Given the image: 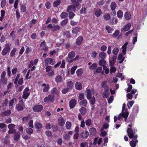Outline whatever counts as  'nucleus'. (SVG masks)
<instances>
[{
	"mask_svg": "<svg viewBox=\"0 0 147 147\" xmlns=\"http://www.w3.org/2000/svg\"><path fill=\"white\" fill-rule=\"evenodd\" d=\"M42 86L44 87L43 89V92H46L48 91L50 88L48 84L46 85L45 84H42Z\"/></svg>",
	"mask_w": 147,
	"mask_h": 147,
	"instance_id": "nucleus-29",
	"label": "nucleus"
},
{
	"mask_svg": "<svg viewBox=\"0 0 147 147\" xmlns=\"http://www.w3.org/2000/svg\"><path fill=\"white\" fill-rule=\"evenodd\" d=\"M98 66V64L96 63H93L92 65L89 67L90 70H94Z\"/></svg>",
	"mask_w": 147,
	"mask_h": 147,
	"instance_id": "nucleus-47",
	"label": "nucleus"
},
{
	"mask_svg": "<svg viewBox=\"0 0 147 147\" xmlns=\"http://www.w3.org/2000/svg\"><path fill=\"white\" fill-rule=\"evenodd\" d=\"M26 131L27 133L29 135L32 134L33 132V129L30 128H28Z\"/></svg>",
	"mask_w": 147,
	"mask_h": 147,
	"instance_id": "nucleus-58",
	"label": "nucleus"
},
{
	"mask_svg": "<svg viewBox=\"0 0 147 147\" xmlns=\"http://www.w3.org/2000/svg\"><path fill=\"white\" fill-rule=\"evenodd\" d=\"M11 50V47L9 44L7 43L5 45V47L3 49L1 52V55L5 56L7 55L8 53Z\"/></svg>",
	"mask_w": 147,
	"mask_h": 147,
	"instance_id": "nucleus-5",
	"label": "nucleus"
},
{
	"mask_svg": "<svg viewBox=\"0 0 147 147\" xmlns=\"http://www.w3.org/2000/svg\"><path fill=\"white\" fill-rule=\"evenodd\" d=\"M102 13V11L100 9H98L94 12V14L97 18H99Z\"/></svg>",
	"mask_w": 147,
	"mask_h": 147,
	"instance_id": "nucleus-19",
	"label": "nucleus"
},
{
	"mask_svg": "<svg viewBox=\"0 0 147 147\" xmlns=\"http://www.w3.org/2000/svg\"><path fill=\"white\" fill-rule=\"evenodd\" d=\"M63 78L61 76L58 75L55 78V81L57 83H60L62 81Z\"/></svg>",
	"mask_w": 147,
	"mask_h": 147,
	"instance_id": "nucleus-25",
	"label": "nucleus"
},
{
	"mask_svg": "<svg viewBox=\"0 0 147 147\" xmlns=\"http://www.w3.org/2000/svg\"><path fill=\"white\" fill-rule=\"evenodd\" d=\"M73 134V132L71 131H68L67 133L64 134L63 135V139L66 140H69L71 136Z\"/></svg>",
	"mask_w": 147,
	"mask_h": 147,
	"instance_id": "nucleus-11",
	"label": "nucleus"
},
{
	"mask_svg": "<svg viewBox=\"0 0 147 147\" xmlns=\"http://www.w3.org/2000/svg\"><path fill=\"white\" fill-rule=\"evenodd\" d=\"M71 1L73 5L76 7H79L80 5V3H81L82 0H71Z\"/></svg>",
	"mask_w": 147,
	"mask_h": 147,
	"instance_id": "nucleus-15",
	"label": "nucleus"
},
{
	"mask_svg": "<svg viewBox=\"0 0 147 147\" xmlns=\"http://www.w3.org/2000/svg\"><path fill=\"white\" fill-rule=\"evenodd\" d=\"M105 29L107 30L108 32L109 33H111L114 30L113 28L108 25L105 27Z\"/></svg>",
	"mask_w": 147,
	"mask_h": 147,
	"instance_id": "nucleus-38",
	"label": "nucleus"
},
{
	"mask_svg": "<svg viewBox=\"0 0 147 147\" xmlns=\"http://www.w3.org/2000/svg\"><path fill=\"white\" fill-rule=\"evenodd\" d=\"M86 98L88 100L90 99L92 97V93L90 90L88 89L86 91Z\"/></svg>",
	"mask_w": 147,
	"mask_h": 147,
	"instance_id": "nucleus-21",
	"label": "nucleus"
},
{
	"mask_svg": "<svg viewBox=\"0 0 147 147\" xmlns=\"http://www.w3.org/2000/svg\"><path fill=\"white\" fill-rule=\"evenodd\" d=\"M83 40V38L82 36L79 37L76 40V43L78 45H80Z\"/></svg>",
	"mask_w": 147,
	"mask_h": 147,
	"instance_id": "nucleus-24",
	"label": "nucleus"
},
{
	"mask_svg": "<svg viewBox=\"0 0 147 147\" xmlns=\"http://www.w3.org/2000/svg\"><path fill=\"white\" fill-rule=\"evenodd\" d=\"M117 15L118 18H121L123 16V13L122 11L120 10H118L117 13Z\"/></svg>",
	"mask_w": 147,
	"mask_h": 147,
	"instance_id": "nucleus-35",
	"label": "nucleus"
},
{
	"mask_svg": "<svg viewBox=\"0 0 147 147\" xmlns=\"http://www.w3.org/2000/svg\"><path fill=\"white\" fill-rule=\"evenodd\" d=\"M11 113V111L9 110H8L4 111V115L5 116H8L10 115Z\"/></svg>",
	"mask_w": 147,
	"mask_h": 147,
	"instance_id": "nucleus-63",
	"label": "nucleus"
},
{
	"mask_svg": "<svg viewBox=\"0 0 147 147\" xmlns=\"http://www.w3.org/2000/svg\"><path fill=\"white\" fill-rule=\"evenodd\" d=\"M6 1L5 0H2L1 1V6L2 8H3L6 5Z\"/></svg>",
	"mask_w": 147,
	"mask_h": 147,
	"instance_id": "nucleus-61",
	"label": "nucleus"
},
{
	"mask_svg": "<svg viewBox=\"0 0 147 147\" xmlns=\"http://www.w3.org/2000/svg\"><path fill=\"white\" fill-rule=\"evenodd\" d=\"M25 51V49L24 46H22L20 51L18 57V58L20 57L21 55H22Z\"/></svg>",
	"mask_w": 147,
	"mask_h": 147,
	"instance_id": "nucleus-49",
	"label": "nucleus"
},
{
	"mask_svg": "<svg viewBox=\"0 0 147 147\" xmlns=\"http://www.w3.org/2000/svg\"><path fill=\"white\" fill-rule=\"evenodd\" d=\"M75 14L71 11H70L69 13V18L70 19H72L75 16Z\"/></svg>",
	"mask_w": 147,
	"mask_h": 147,
	"instance_id": "nucleus-62",
	"label": "nucleus"
},
{
	"mask_svg": "<svg viewBox=\"0 0 147 147\" xmlns=\"http://www.w3.org/2000/svg\"><path fill=\"white\" fill-rule=\"evenodd\" d=\"M42 126V125L40 123H37L35 124V127L38 129H40Z\"/></svg>",
	"mask_w": 147,
	"mask_h": 147,
	"instance_id": "nucleus-59",
	"label": "nucleus"
},
{
	"mask_svg": "<svg viewBox=\"0 0 147 147\" xmlns=\"http://www.w3.org/2000/svg\"><path fill=\"white\" fill-rule=\"evenodd\" d=\"M40 46L42 50H45L47 49L46 44L44 40L41 43Z\"/></svg>",
	"mask_w": 147,
	"mask_h": 147,
	"instance_id": "nucleus-30",
	"label": "nucleus"
},
{
	"mask_svg": "<svg viewBox=\"0 0 147 147\" xmlns=\"http://www.w3.org/2000/svg\"><path fill=\"white\" fill-rule=\"evenodd\" d=\"M128 44V42H126L122 47V52L124 55L126 54V52L127 49V46Z\"/></svg>",
	"mask_w": 147,
	"mask_h": 147,
	"instance_id": "nucleus-27",
	"label": "nucleus"
},
{
	"mask_svg": "<svg viewBox=\"0 0 147 147\" xmlns=\"http://www.w3.org/2000/svg\"><path fill=\"white\" fill-rule=\"evenodd\" d=\"M76 73L78 77H80L83 73L82 69V68L78 69L76 71Z\"/></svg>",
	"mask_w": 147,
	"mask_h": 147,
	"instance_id": "nucleus-43",
	"label": "nucleus"
},
{
	"mask_svg": "<svg viewBox=\"0 0 147 147\" xmlns=\"http://www.w3.org/2000/svg\"><path fill=\"white\" fill-rule=\"evenodd\" d=\"M46 67L45 69L47 72H48L47 75L49 77H51L54 74V71L52 69V66L50 65H47L45 66Z\"/></svg>",
	"mask_w": 147,
	"mask_h": 147,
	"instance_id": "nucleus-3",
	"label": "nucleus"
},
{
	"mask_svg": "<svg viewBox=\"0 0 147 147\" xmlns=\"http://www.w3.org/2000/svg\"><path fill=\"white\" fill-rule=\"evenodd\" d=\"M123 55H124L123 53H121L118 56L117 60H119L121 59V61H119V63L121 64L122 63L125 59L124 57H123Z\"/></svg>",
	"mask_w": 147,
	"mask_h": 147,
	"instance_id": "nucleus-20",
	"label": "nucleus"
},
{
	"mask_svg": "<svg viewBox=\"0 0 147 147\" xmlns=\"http://www.w3.org/2000/svg\"><path fill=\"white\" fill-rule=\"evenodd\" d=\"M24 104L23 99H21L19 100V103L16 105V109L18 111H22L24 109L23 106L24 105Z\"/></svg>",
	"mask_w": 147,
	"mask_h": 147,
	"instance_id": "nucleus-9",
	"label": "nucleus"
},
{
	"mask_svg": "<svg viewBox=\"0 0 147 147\" xmlns=\"http://www.w3.org/2000/svg\"><path fill=\"white\" fill-rule=\"evenodd\" d=\"M119 51V49L118 48L115 47L112 50V53L114 55H117Z\"/></svg>",
	"mask_w": 147,
	"mask_h": 147,
	"instance_id": "nucleus-46",
	"label": "nucleus"
},
{
	"mask_svg": "<svg viewBox=\"0 0 147 147\" xmlns=\"http://www.w3.org/2000/svg\"><path fill=\"white\" fill-rule=\"evenodd\" d=\"M76 68V66H74L72 67L70 71V73L71 75H73L74 73Z\"/></svg>",
	"mask_w": 147,
	"mask_h": 147,
	"instance_id": "nucleus-60",
	"label": "nucleus"
},
{
	"mask_svg": "<svg viewBox=\"0 0 147 147\" xmlns=\"http://www.w3.org/2000/svg\"><path fill=\"white\" fill-rule=\"evenodd\" d=\"M76 101L74 99H71L69 101V106L70 109L74 108L76 105Z\"/></svg>",
	"mask_w": 147,
	"mask_h": 147,
	"instance_id": "nucleus-13",
	"label": "nucleus"
},
{
	"mask_svg": "<svg viewBox=\"0 0 147 147\" xmlns=\"http://www.w3.org/2000/svg\"><path fill=\"white\" fill-rule=\"evenodd\" d=\"M89 135V133L88 131H82L80 134V136L83 138H87Z\"/></svg>",
	"mask_w": 147,
	"mask_h": 147,
	"instance_id": "nucleus-22",
	"label": "nucleus"
},
{
	"mask_svg": "<svg viewBox=\"0 0 147 147\" xmlns=\"http://www.w3.org/2000/svg\"><path fill=\"white\" fill-rule=\"evenodd\" d=\"M76 7L74 5H70L67 7L66 11L68 12H69L70 11H75Z\"/></svg>",
	"mask_w": 147,
	"mask_h": 147,
	"instance_id": "nucleus-12",
	"label": "nucleus"
},
{
	"mask_svg": "<svg viewBox=\"0 0 147 147\" xmlns=\"http://www.w3.org/2000/svg\"><path fill=\"white\" fill-rule=\"evenodd\" d=\"M68 16V13L65 12H63L61 13L60 15V17L62 19H66V18H67Z\"/></svg>",
	"mask_w": 147,
	"mask_h": 147,
	"instance_id": "nucleus-41",
	"label": "nucleus"
},
{
	"mask_svg": "<svg viewBox=\"0 0 147 147\" xmlns=\"http://www.w3.org/2000/svg\"><path fill=\"white\" fill-rule=\"evenodd\" d=\"M127 132L129 138H133L134 139L131 141L129 142V144L131 147H135L138 142V140L136 139L138 137L137 135H134V134L136 132V129L135 128L133 129L128 128L127 130Z\"/></svg>",
	"mask_w": 147,
	"mask_h": 147,
	"instance_id": "nucleus-1",
	"label": "nucleus"
},
{
	"mask_svg": "<svg viewBox=\"0 0 147 147\" xmlns=\"http://www.w3.org/2000/svg\"><path fill=\"white\" fill-rule=\"evenodd\" d=\"M127 111L126 109L125 112L123 111L122 113L120 114L117 117L118 119H121L122 118H124L125 119H126L129 114L128 112Z\"/></svg>",
	"mask_w": 147,
	"mask_h": 147,
	"instance_id": "nucleus-7",
	"label": "nucleus"
},
{
	"mask_svg": "<svg viewBox=\"0 0 147 147\" xmlns=\"http://www.w3.org/2000/svg\"><path fill=\"white\" fill-rule=\"evenodd\" d=\"M99 56L102 59H104L106 57V53L104 52H101L99 54Z\"/></svg>",
	"mask_w": 147,
	"mask_h": 147,
	"instance_id": "nucleus-53",
	"label": "nucleus"
},
{
	"mask_svg": "<svg viewBox=\"0 0 147 147\" xmlns=\"http://www.w3.org/2000/svg\"><path fill=\"white\" fill-rule=\"evenodd\" d=\"M45 6L46 8L49 9H50L51 7L50 2L49 1L45 3Z\"/></svg>",
	"mask_w": 147,
	"mask_h": 147,
	"instance_id": "nucleus-57",
	"label": "nucleus"
},
{
	"mask_svg": "<svg viewBox=\"0 0 147 147\" xmlns=\"http://www.w3.org/2000/svg\"><path fill=\"white\" fill-rule=\"evenodd\" d=\"M64 34L66 36V37L68 38H70L71 37V36L70 33L69 31L65 32L64 33Z\"/></svg>",
	"mask_w": 147,
	"mask_h": 147,
	"instance_id": "nucleus-64",
	"label": "nucleus"
},
{
	"mask_svg": "<svg viewBox=\"0 0 147 147\" xmlns=\"http://www.w3.org/2000/svg\"><path fill=\"white\" fill-rule=\"evenodd\" d=\"M68 22V18L65 19L63 20L61 22V25L62 26H65L67 24V23Z\"/></svg>",
	"mask_w": 147,
	"mask_h": 147,
	"instance_id": "nucleus-44",
	"label": "nucleus"
},
{
	"mask_svg": "<svg viewBox=\"0 0 147 147\" xmlns=\"http://www.w3.org/2000/svg\"><path fill=\"white\" fill-rule=\"evenodd\" d=\"M117 6V5L115 2H112L110 5V7L111 10H115Z\"/></svg>",
	"mask_w": 147,
	"mask_h": 147,
	"instance_id": "nucleus-34",
	"label": "nucleus"
},
{
	"mask_svg": "<svg viewBox=\"0 0 147 147\" xmlns=\"http://www.w3.org/2000/svg\"><path fill=\"white\" fill-rule=\"evenodd\" d=\"M109 127V125L107 123H104L102 126V127L101 128V130L102 131L101 133V136H105L107 134V132L105 131H103L104 129H106Z\"/></svg>",
	"mask_w": 147,
	"mask_h": 147,
	"instance_id": "nucleus-10",
	"label": "nucleus"
},
{
	"mask_svg": "<svg viewBox=\"0 0 147 147\" xmlns=\"http://www.w3.org/2000/svg\"><path fill=\"white\" fill-rule=\"evenodd\" d=\"M30 94V92L27 93L23 92L22 98L24 99H27Z\"/></svg>",
	"mask_w": 147,
	"mask_h": 147,
	"instance_id": "nucleus-40",
	"label": "nucleus"
},
{
	"mask_svg": "<svg viewBox=\"0 0 147 147\" xmlns=\"http://www.w3.org/2000/svg\"><path fill=\"white\" fill-rule=\"evenodd\" d=\"M65 40L63 38H60L59 41L57 42L56 46L57 47H60L62 45L64 42Z\"/></svg>",
	"mask_w": 147,
	"mask_h": 147,
	"instance_id": "nucleus-28",
	"label": "nucleus"
},
{
	"mask_svg": "<svg viewBox=\"0 0 147 147\" xmlns=\"http://www.w3.org/2000/svg\"><path fill=\"white\" fill-rule=\"evenodd\" d=\"M88 101L86 99H83L81 100V101L79 102V105L80 106L82 107H86Z\"/></svg>",
	"mask_w": 147,
	"mask_h": 147,
	"instance_id": "nucleus-16",
	"label": "nucleus"
},
{
	"mask_svg": "<svg viewBox=\"0 0 147 147\" xmlns=\"http://www.w3.org/2000/svg\"><path fill=\"white\" fill-rule=\"evenodd\" d=\"M131 16L130 13L129 12H126L124 14V17L127 20H129Z\"/></svg>",
	"mask_w": 147,
	"mask_h": 147,
	"instance_id": "nucleus-45",
	"label": "nucleus"
},
{
	"mask_svg": "<svg viewBox=\"0 0 147 147\" xmlns=\"http://www.w3.org/2000/svg\"><path fill=\"white\" fill-rule=\"evenodd\" d=\"M106 63V61L104 59H102L99 61L98 64L100 66H103Z\"/></svg>",
	"mask_w": 147,
	"mask_h": 147,
	"instance_id": "nucleus-50",
	"label": "nucleus"
},
{
	"mask_svg": "<svg viewBox=\"0 0 147 147\" xmlns=\"http://www.w3.org/2000/svg\"><path fill=\"white\" fill-rule=\"evenodd\" d=\"M61 3V0H57L53 3V5L54 7H57Z\"/></svg>",
	"mask_w": 147,
	"mask_h": 147,
	"instance_id": "nucleus-32",
	"label": "nucleus"
},
{
	"mask_svg": "<svg viewBox=\"0 0 147 147\" xmlns=\"http://www.w3.org/2000/svg\"><path fill=\"white\" fill-rule=\"evenodd\" d=\"M20 134L19 132L15 133L14 136V139L16 141H17L20 138Z\"/></svg>",
	"mask_w": 147,
	"mask_h": 147,
	"instance_id": "nucleus-39",
	"label": "nucleus"
},
{
	"mask_svg": "<svg viewBox=\"0 0 147 147\" xmlns=\"http://www.w3.org/2000/svg\"><path fill=\"white\" fill-rule=\"evenodd\" d=\"M33 111L35 112H40L43 109V107L41 105H36L33 106L32 107Z\"/></svg>",
	"mask_w": 147,
	"mask_h": 147,
	"instance_id": "nucleus-6",
	"label": "nucleus"
},
{
	"mask_svg": "<svg viewBox=\"0 0 147 147\" xmlns=\"http://www.w3.org/2000/svg\"><path fill=\"white\" fill-rule=\"evenodd\" d=\"M17 50V49L16 48H13L10 52V57H15V53L16 52Z\"/></svg>",
	"mask_w": 147,
	"mask_h": 147,
	"instance_id": "nucleus-31",
	"label": "nucleus"
},
{
	"mask_svg": "<svg viewBox=\"0 0 147 147\" xmlns=\"http://www.w3.org/2000/svg\"><path fill=\"white\" fill-rule=\"evenodd\" d=\"M84 94L83 93H80L79 94V97L78 98V99L79 100H82L84 99Z\"/></svg>",
	"mask_w": 147,
	"mask_h": 147,
	"instance_id": "nucleus-56",
	"label": "nucleus"
},
{
	"mask_svg": "<svg viewBox=\"0 0 147 147\" xmlns=\"http://www.w3.org/2000/svg\"><path fill=\"white\" fill-rule=\"evenodd\" d=\"M17 100L16 99V98H13L10 100L9 102V106H12L13 105V104Z\"/></svg>",
	"mask_w": 147,
	"mask_h": 147,
	"instance_id": "nucleus-51",
	"label": "nucleus"
},
{
	"mask_svg": "<svg viewBox=\"0 0 147 147\" xmlns=\"http://www.w3.org/2000/svg\"><path fill=\"white\" fill-rule=\"evenodd\" d=\"M79 111L82 116L85 115L87 113V110L85 107H82L79 109Z\"/></svg>",
	"mask_w": 147,
	"mask_h": 147,
	"instance_id": "nucleus-18",
	"label": "nucleus"
},
{
	"mask_svg": "<svg viewBox=\"0 0 147 147\" xmlns=\"http://www.w3.org/2000/svg\"><path fill=\"white\" fill-rule=\"evenodd\" d=\"M49 101L53 102L54 101V96L52 94H49L48 96Z\"/></svg>",
	"mask_w": 147,
	"mask_h": 147,
	"instance_id": "nucleus-52",
	"label": "nucleus"
},
{
	"mask_svg": "<svg viewBox=\"0 0 147 147\" xmlns=\"http://www.w3.org/2000/svg\"><path fill=\"white\" fill-rule=\"evenodd\" d=\"M76 55V53L74 51L70 52L68 54V57L66 58V60L67 62L71 63L73 61L74 58Z\"/></svg>",
	"mask_w": 147,
	"mask_h": 147,
	"instance_id": "nucleus-2",
	"label": "nucleus"
},
{
	"mask_svg": "<svg viewBox=\"0 0 147 147\" xmlns=\"http://www.w3.org/2000/svg\"><path fill=\"white\" fill-rule=\"evenodd\" d=\"M89 131L90 134L93 135L95 134L96 132V129L93 127L90 128L89 130Z\"/></svg>",
	"mask_w": 147,
	"mask_h": 147,
	"instance_id": "nucleus-48",
	"label": "nucleus"
},
{
	"mask_svg": "<svg viewBox=\"0 0 147 147\" xmlns=\"http://www.w3.org/2000/svg\"><path fill=\"white\" fill-rule=\"evenodd\" d=\"M0 83L6 85L7 83V78H1L0 80Z\"/></svg>",
	"mask_w": 147,
	"mask_h": 147,
	"instance_id": "nucleus-37",
	"label": "nucleus"
},
{
	"mask_svg": "<svg viewBox=\"0 0 147 147\" xmlns=\"http://www.w3.org/2000/svg\"><path fill=\"white\" fill-rule=\"evenodd\" d=\"M131 26V24L130 23H128L127 24L125 25L123 28L122 29L123 32H126L129 30Z\"/></svg>",
	"mask_w": 147,
	"mask_h": 147,
	"instance_id": "nucleus-14",
	"label": "nucleus"
},
{
	"mask_svg": "<svg viewBox=\"0 0 147 147\" xmlns=\"http://www.w3.org/2000/svg\"><path fill=\"white\" fill-rule=\"evenodd\" d=\"M55 61L54 59L50 57L47 58L45 61V66H47L49 65V64L52 65H54L55 64Z\"/></svg>",
	"mask_w": 147,
	"mask_h": 147,
	"instance_id": "nucleus-4",
	"label": "nucleus"
},
{
	"mask_svg": "<svg viewBox=\"0 0 147 147\" xmlns=\"http://www.w3.org/2000/svg\"><path fill=\"white\" fill-rule=\"evenodd\" d=\"M69 89L68 88H64L62 90L61 92L63 94H65L67 93L69 91Z\"/></svg>",
	"mask_w": 147,
	"mask_h": 147,
	"instance_id": "nucleus-55",
	"label": "nucleus"
},
{
	"mask_svg": "<svg viewBox=\"0 0 147 147\" xmlns=\"http://www.w3.org/2000/svg\"><path fill=\"white\" fill-rule=\"evenodd\" d=\"M111 18V16L110 13H106L103 15V18L104 20L107 21L109 20Z\"/></svg>",
	"mask_w": 147,
	"mask_h": 147,
	"instance_id": "nucleus-17",
	"label": "nucleus"
},
{
	"mask_svg": "<svg viewBox=\"0 0 147 147\" xmlns=\"http://www.w3.org/2000/svg\"><path fill=\"white\" fill-rule=\"evenodd\" d=\"M20 10L21 12H23L25 13H27L26 7L24 5H22L20 8Z\"/></svg>",
	"mask_w": 147,
	"mask_h": 147,
	"instance_id": "nucleus-36",
	"label": "nucleus"
},
{
	"mask_svg": "<svg viewBox=\"0 0 147 147\" xmlns=\"http://www.w3.org/2000/svg\"><path fill=\"white\" fill-rule=\"evenodd\" d=\"M75 87L76 89L80 90L82 88V85L80 82H77L75 84Z\"/></svg>",
	"mask_w": 147,
	"mask_h": 147,
	"instance_id": "nucleus-26",
	"label": "nucleus"
},
{
	"mask_svg": "<svg viewBox=\"0 0 147 147\" xmlns=\"http://www.w3.org/2000/svg\"><path fill=\"white\" fill-rule=\"evenodd\" d=\"M138 106L134 107L133 109V113L130 114L129 116V118L131 119H135V114L138 113Z\"/></svg>",
	"mask_w": 147,
	"mask_h": 147,
	"instance_id": "nucleus-8",
	"label": "nucleus"
},
{
	"mask_svg": "<svg viewBox=\"0 0 147 147\" xmlns=\"http://www.w3.org/2000/svg\"><path fill=\"white\" fill-rule=\"evenodd\" d=\"M80 26H77L75 28H73L72 30V32L74 34H76L78 33L80 31Z\"/></svg>",
	"mask_w": 147,
	"mask_h": 147,
	"instance_id": "nucleus-33",
	"label": "nucleus"
},
{
	"mask_svg": "<svg viewBox=\"0 0 147 147\" xmlns=\"http://www.w3.org/2000/svg\"><path fill=\"white\" fill-rule=\"evenodd\" d=\"M60 29V27L59 25H56L53 26L52 28L51 29V31L54 32Z\"/></svg>",
	"mask_w": 147,
	"mask_h": 147,
	"instance_id": "nucleus-42",
	"label": "nucleus"
},
{
	"mask_svg": "<svg viewBox=\"0 0 147 147\" xmlns=\"http://www.w3.org/2000/svg\"><path fill=\"white\" fill-rule=\"evenodd\" d=\"M66 86L69 89H72L74 87L73 82L72 81H69L67 83Z\"/></svg>",
	"mask_w": 147,
	"mask_h": 147,
	"instance_id": "nucleus-23",
	"label": "nucleus"
},
{
	"mask_svg": "<svg viewBox=\"0 0 147 147\" xmlns=\"http://www.w3.org/2000/svg\"><path fill=\"white\" fill-rule=\"evenodd\" d=\"M96 100L95 97L93 96L91 98V99L89 100V101L91 104L94 105L95 102Z\"/></svg>",
	"mask_w": 147,
	"mask_h": 147,
	"instance_id": "nucleus-54",
	"label": "nucleus"
}]
</instances>
